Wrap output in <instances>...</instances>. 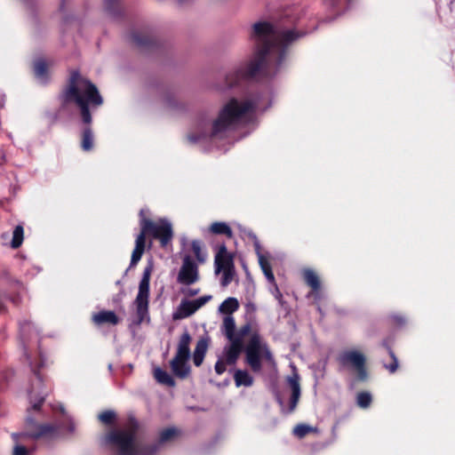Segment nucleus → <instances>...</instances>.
<instances>
[{
	"label": "nucleus",
	"mask_w": 455,
	"mask_h": 455,
	"mask_svg": "<svg viewBox=\"0 0 455 455\" xmlns=\"http://www.w3.org/2000/svg\"><path fill=\"white\" fill-rule=\"evenodd\" d=\"M250 37L255 44L253 53L247 61L227 74L226 84L228 88L253 79L259 73L275 75L286 59L285 45L275 42V29L270 22L254 23Z\"/></svg>",
	"instance_id": "nucleus-1"
},
{
	"label": "nucleus",
	"mask_w": 455,
	"mask_h": 455,
	"mask_svg": "<svg viewBox=\"0 0 455 455\" xmlns=\"http://www.w3.org/2000/svg\"><path fill=\"white\" fill-rule=\"evenodd\" d=\"M61 108H66L69 103H76L80 109L82 121L86 126L81 133V148L89 152L93 149L94 135L90 126L92 117L89 106L99 107L102 105L103 99L98 88L90 80L81 76L78 70L70 73L68 85L60 94Z\"/></svg>",
	"instance_id": "nucleus-2"
},
{
	"label": "nucleus",
	"mask_w": 455,
	"mask_h": 455,
	"mask_svg": "<svg viewBox=\"0 0 455 455\" xmlns=\"http://www.w3.org/2000/svg\"><path fill=\"white\" fill-rule=\"evenodd\" d=\"M243 340L240 338L228 340L229 345L223 349V359L228 365H235L241 353L244 352L245 363L253 372H259L262 369L261 360L271 361L272 353L258 331L251 334L246 345Z\"/></svg>",
	"instance_id": "nucleus-3"
},
{
	"label": "nucleus",
	"mask_w": 455,
	"mask_h": 455,
	"mask_svg": "<svg viewBox=\"0 0 455 455\" xmlns=\"http://www.w3.org/2000/svg\"><path fill=\"white\" fill-rule=\"evenodd\" d=\"M148 211L141 209L139 212L140 232L135 241V247L132 253L130 267H134L141 259L145 251L146 238L151 236L160 242L161 247H165L173 238L172 224L160 219L157 221L147 218Z\"/></svg>",
	"instance_id": "nucleus-4"
},
{
	"label": "nucleus",
	"mask_w": 455,
	"mask_h": 455,
	"mask_svg": "<svg viewBox=\"0 0 455 455\" xmlns=\"http://www.w3.org/2000/svg\"><path fill=\"white\" fill-rule=\"evenodd\" d=\"M255 104L251 100L239 101L231 98L220 110L212 123L211 137H218L229 130H234L249 113L253 112Z\"/></svg>",
	"instance_id": "nucleus-5"
},
{
	"label": "nucleus",
	"mask_w": 455,
	"mask_h": 455,
	"mask_svg": "<svg viewBox=\"0 0 455 455\" xmlns=\"http://www.w3.org/2000/svg\"><path fill=\"white\" fill-rule=\"evenodd\" d=\"M46 395V393L40 394L36 396H34L32 393L30 394V403H32V406L30 409H28V416L25 419L26 431L22 433H13L12 435L13 441L18 443L26 437H29L34 440L41 438L52 439L58 435V426L49 423L37 424L36 419L31 416L32 411L39 412L41 411V407L44 403Z\"/></svg>",
	"instance_id": "nucleus-6"
},
{
	"label": "nucleus",
	"mask_w": 455,
	"mask_h": 455,
	"mask_svg": "<svg viewBox=\"0 0 455 455\" xmlns=\"http://www.w3.org/2000/svg\"><path fill=\"white\" fill-rule=\"evenodd\" d=\"M128 429H118L110 431L106 441L118 450L119 455H134L135 437L140 425L134 417H130L127 422Z\"/></svg>",
	"instance_id": "nucleus-7"
},
{
	"label": "nucleus",
	"mask_w": 455,
	"mask_h": 455,
	"mask_svg": "<svg viewBox=\"0 0 455 455\" xmlns=\"http://www.w3.org/2000/svg\"><path fill=\"white\" fill-rule=\"evenodd\" d=\"M153 264L148 262L145 267L142 278L139 284V291L134 300L136 306V324H140L146 319L149 320L148 303H149V283L153 272Z\"/></svg>",
	"instance_id": "nucleus-8"
},
{
	"label": "nucleus",
	"mask_w": 455,
	"mask_h": 455,
	"mask_svg": "<svg viewBox=\"0 0 455 455\" xmlns=\"http://www.w3.org/2000/svg\"><path fill=\"white\" fill-rule=\"evenodd\" d=\"M338 361L342 366L351 367L355 371L356 381L365 382L368 380L369 373L366 368V358L363 353L356 350H347L339 355Z\"/></svg>",
	"instance_id": "nucleus-9"
},
{
	"label": "nucleus",
	"mask_w": 455,
	"mask_h": 455,
	"mask_svg": "<svg viewBox=\"0 0 455 455\" xmlns=\"http://www.w3.org/2000/svg\"><path fill=\"white\" fill-rule=\"evenodd\" d=\"M255 330H252L251 323L249 322L245 323L236 330L235 322L233 316L228 315L223 319L222 331L228 340L237 338H240V339H244L246 337L250 338L251 334Z\"/></svg>",
	"instance_id": "nucleus-10"
},
{
	"label": "nucleus",
	"mask_w": 455,
	"mask_h": 455,
	"mask_svg": "<svg viewBox=\"0 0 455 455\" xmlns=\"http://www.w3.org/2000/svg\"><path fill=\"white\" fill-rule=\"evenodd\" d=\"M199 280V270L196 262L189 255L183 258L182 265L177 276V282L184 285H191Z\"/></svg>",
	"instance_id": "nucleus-11"
},
{
	"label": "nucleus",
	"mask_w": 455,
	"mask_h": 455,
	"mask_svg": "<svg viewBox=\"0 0 455 455\" xmlns=\"http://www.w3.org/2000/svg\"><path fill=\"white\" fill-rule=\"evenodd\" d=\"M234 258L231 253L228 251L225 244L219 247V251L215 255V272L219 274L221 270L234 268Z\"/></svg>",
	"instance_id": "nucleus-12"
},
{
	"label": "nucleus",
	"mask_w": 455,
	"mask_h": 455,
	"mask_svg": "<svg viewBox=\"0 0 455 455\" xmlns=\"http://www.w3.org/2000/svg\"><path fill=\"white\" fill-rule=\"evenodd\" d=\"M131 37L132 43L142 50H153L158 45L157 39L148 33L134 31Z\"/></svg>",
	"instance_id": "nucleus-13"
},
{
	"label": "nucleus",
	"mask_w": 455,
	"mask_h": 455,
	"mask_svg": "<svg viewBox=\"0 0 455 455\" xmlns=\"http://www.w3.org/2000/svg\"><path fill=\"white\" fill-rule=\"evenodd\" d=\"M189 357L174 355L170 362L172 373L179 379H186L190 373V366L188 362Z\"/></svg>",
	"instance_id": "nucleus-14"
},
{
	"label": "nucleus",
	"mask_w": 455,
	"mask_h": 455,
	"mask_svg": "<svg viewBox=\"0 0 455 455\" xmlns=\"http://www.w3.org/2000/svg\"><path fill=\"white\" fill-rule=\"evenodd\" d=\"M92 322L96 326H101L103 324L116 325L119 323L120 319L114 311L101 310L92 315Z\"/></svg>",
	"instance_id": "nucleus-15"
},
{
	"label": "nucleus",
	"mask_w": 455,
	"mask_h": 455,
	"mask_svg": "<svg viewBox=\"0 0 455 455\" xmlns=\"http://www.w3.org/2000/svg\"><path fill=\"white\" fill-rule=\"evenodd\" d=\"M287 382L291 389V395L290 398L289 404V412H292L296 409L300 397V385L299 374L294 373L292 376L288 377Z\"/></svg>",
	"instance_id": "nucleus-16"
},
{
	"label": "nucleus",
	"mask_w": 455,
	"mask_h": 455,
	"mask_svg": "<svg viewBox=\"0 0 455 455\" xmlns=\"http://www.w3.org/2000/svg\"><path fill=\"white\" fill-rule=\"evenodd\" d=\"M192 341V337L188 331H185L180 337L178 344H177V351L175 355L182 356V357H189L191 355L190 353V343Z\"/></svg>",
	"instance_id": "nucleus-17"
},
{
	"label": "nucleus",
	"mask_w": 455,
	"mask_h": 455,
	"mask_svg": "<svg viewBox=\"0 0 455 455\" xmlns=\"http://www.w3.org/2000/svg\"><path fill=\"white\" fill-rule=\"evenodd\" d=\"M302 277L305 283L311 288L312 292L317 293L321 290L320 278L314 270L310 268L304 269Z\"/></svg>",
	"instance_id": "nucleus-18"
},
{
	"label": "nucleus",
	"mask_w": 455,
	"mask_h": 455,
	"mask_svg": "<svg viewBox=\"0 0 455 455\" xmlns=\"http://www.w3.org/2000/svg\"><path fill=\"white\" fill-rule=\"evenodd\" d=\"M392 345H393L392 338L385 339L382 341V347L387 349V351L392 360L391 363H384V368L386 370H387L390 373H395L397 371L399 364H398V359L392 348Z\"/></svg>",
	"instance_id": "nucleus-19"
},
{
	"label": "nucleus",
	"mask_w": 455,
	"mask_h": 455,
	"mask_svg": "<svg viewBox=\"0 0 455 455\" xmlns=\"http://www.w3.org/2000/svg\"><path fill=\"white\" fill-rule=\"evenodd\" d=\"M208 340L206 339H200L196 345L193 353V363L196 367L202 365L204 356L208 349Z\"/></svg>",
	"instance_id": "nucleus-20"
},
{
	"label": "nucleus",
	"mask_w": 455,
	"mask_h": 455,
	"mask_svg": "<svg viewBox=\"0 0 455 455\" xmlns=\"http://www.w3.org/2000/svg\"><path fill=\"white\" fill-rule=\"evenodd\" d=\"M209 232L212 235H223L228 238L233 237L231 228L225 222L216 221L209 227Z\"/></svg>",
	"instance_id": "nucleus-21"
},
{
	"label": "nucleus",
	"mask_w": 455,
	"mask_h": 455,
	"mask_svg": "<svg viewBox=\"0 0 455 455\" xmlns=\"http://www.w3.org/2000/svg\"><path fill=\"white\" fill-rule=\"evenodd\" d=\"M161 446L156 442L148 444H136L134 455H156Z\"/></svg>",
	"instance_id": "nucleus-22"
},
{
	"label": "nucleus",
	"mask_w": 455,
	"mask_h": 455,
	"mask_svg": "<svg viewBox=\"0 0 455 455\" xmlns=\"http://www.w3.org/2000/svg\"><path fill=\"white\" fill-rule=\"evenodd\" d=\"M104 8L114 18L121 17L123 14L121 0H104Z\"/></svg>",
	"instance_id": "nucleus-23"
},
{
	"label": "nucleus",
	"mask_w": 455,
	"mask_h": 455,
	"mask_svg": "<svg viewBox=\"0 0 455 455\" xmlns=\"http://www.w3.org/2000/svg\"><path fill=\"white\" fill-rule=\"evenodd\" d=\"M196 310H197V308L193 300L192 301H188V300L182 301L179 307V311H180L179 315L175 314L173 315V318L179 319V318L188 317L191 315H193Z\"/></svg>",
	"instance_id": "nucleus-24"
},
{
	"label": "nucleus",
	"mask_w": 455,
	"mask_h": 455,
	"mask_svg": "<svg viewBox=\"0 0 455 455\" xmlns=\"http://www.w3.org/2000/svg\"><path fill=\"white\" fill-rule=\"evenodd\" d=\"M234 379L236 387H251L253 384V378L244 370H236L234 374Z\"/></svg>",
	"instance_id": "nucleus-25"
},
{
	"label": "nucleus",
	"mask_w": 455,
	"mask_h": 455,
	"mask_svg": "<svg viewBox=\"0 0 455 455\" xmlns=\"http://www.w3.org/2000/svg\"><path fill=\"white\" fill-rule=\"evenodd\" d=\"M299 35L293 29L283 31L280 34L279 38L275 36V42L277 44H283L286 48V54L288 53L289 44L295 41Z\"/></svg>",
	"instance_id": "nucleus-26"
},
{
	"label": "nucleus",
	"mask_w": 455,
	"mask_h": 455,
	"mask_svg": "<svg viewBox=\"0 0 455 455\" xmlns=\"http://www.w3.org/2000/svg\"><path fill=\"white\" fill-rule=\"evenodd\" d=\"M154 377L159 383L166 385L167 387H172L176 385L174 379L161 368L155 369Z\"/></svg>",
	"instance_id": "nucleus-27"
},
{
	"label": "nucleus",
	"mask_w": 455,
	"mask_h": 455,
	"mask_svg": "<svg viewBox=\"0 0 455 455\" xmlns=\"http://www.w3.org/2000/svg\"><path fill=\"white\" fill-rule=\"evenodd\" d=\"M312 433L318 434L319 429L315 427H311L303 423L296 425L292 430V434L299 439L304 438L307 435Z\"/></svg>",
	"instance_id": "nucleus-28"
},
{
	"label": "nucleus",
	"mask_w": 455,
	"mask_h": 455,
	"mask_svg": "<svg viewBox=\"0 0 455 455\" xmlns=\"http://www.w3.org/2000/svg\"><path fill=\"white\" fill-rule=\"evenodd\" d=\"M203 245V242L200 240H193L191 242V251L194 253L196 261L200 264L204 263L207 258V253L204 251Z\"/></svg>",
	"instance_id": "nucleus-29"
},
{
	"label": "nucleus",
	"mask_w": 455,
	"mask_h": 455,
	"mask_svg": "<svg viewBox=\"0 0 455 455\" xmlns=\"http://www.w3.org/2000/svg\"><path fill=\"white\" fill-rule=\"evenodd\" d=\"M34 74L39 79H48V66L44 60L39 59L34 62Z\"/></svg>",
	"instance_id": "nucleus-30"
},
{
	"label": "nucleus",
	"mask_w": 455,
	"mask_h": 455,
	"mask_svg": "<svg viewBox=\"0 0 455 455\" xmlns=\"http://www.w3.org/2000/svg\"><path fill=\"white\" fill-rule=\"evenodd\" d=\"M239 307L238 300L235 298L226 299L220 306V311L226 315H232Z\"/></svg>",
	"instance_id": "nucleus-31"
},
{
	"label": "nucleus",
	"mask_w": 455,
	"mask_h": 455,
	"mask_svg": "<svg viewBox=\"0 0 455 455\" xmlns=\"http://www.w3.org/2000/svg\"><path fill=\"white\" fill-rule=\"evenodd\" d=\"M259 266L266 275L267 279L270 283H275V276L272 271L271 265L267 259H266L264 256L260 255L259 259Z\"/></svg>",
	"instance_id": "nucleus-32"
},
{
	"label": "nucleus",
	"mask_w": 455,
	"mask_h": 455,
	"mask_svg": "<svg viewBox=\"0 0 455 455\" xmlns=\"http://www.w3.org/2000/svg\"><path fill=\"white\" fill-rule=\"evenodd\" d=\"M24 238V229L23 227L18 225L15 227L12 234V239L11 242V245L13 249H18L22 244Z\"/></svg>",
	"instance_id": "nucleus-33"
},
{
	"label": "nucleus",
	"mask_w": 455,
	"mask_h": 455,
	"mask_svg": "<svg viewBox=\"0 0 455 455\" xmlns=\"http://www.w3.org/2000/svg\"><path fill=\"white\" fill-rule=\"evenodd\" d=\"M323 4L335 12L343 11L351 0H323Z\"/></svg>",
	"instance_id": "nucleus-34"
},
{
	"label": "nucleus",
	"mask_w": 455,
	"mask_h": 455,
	"mask_svg": "<svg viewBox=\"0 0 455 455\" xmlns=\"http://www.w3.org/2000/svg\"><path fill=\"white\" fill-rule=\"evenodd\" d=\"M177 435H178V432L175 428H173V427L165 428L160 432L157 443H159L160 446H162V444L172 440Z\"/></svg>",
	"instance_id": "nucleus-35"
},
{
	"label": "nucleus",
	"mask_w": 455,
	"mask_h": 455,
	"mask_svg": "<svg viewBox=\"0 0 455 455\" xmlns=\"http://www.w3.org/2000/svg\"><path fill=\"white\" fill-rule=\"evenodd\" d=\"M372 398L370 393L368 392H360L356 396L357 405L361 408H368L371 403Z\"/></svg>",
	"instance_id": "nucleus-36"
},
{
	"label": "nucleus",
	"mask_w": 455,
	"mask_h": 455,
	"mask_svg": "<svg viewBox=\"0 0 455 455\" xmlns=\"http://www.w3.org/2000/svg\"><path fill=\"white\" fill-rule=\"evenodd\" d=\"M221 272H222V277H221L220 283H221V285L223 287H226L234 279V276H235V267L234 268L224 269V270H221Z\"/></svg>",
	"instance_id": "nucleus-37"
},
{
	"label": "nucleus",
	"mask_w": 455,
	"mask_h": 455,
	"mask_svg": "<svg viewBox=\"0 0 455 455\" xmlns=\"http://www.w3.org/2000/svg\"><path fill=\"white\" fill-rule=\"evenodd\" d=\"M116 415L113 411H104L99 415V419L105 425H112Z\"/></svg>",
	"instance_id": "nucleus-38"
},
{
	"label": "nucleus",
	"mask_w": 455,
	"mask_h": 455,
	"mask_svg": "<svg viewBox=\"0 0 455 455\" xmlns=\"http://www.w3.org/2000/svg\"><path fill=\"white\" fill-rule=\"evenodd\" d=\"M226 365H228L223 358H220L214 366L215 371L218 375H221L226 371Z\"/></svg>",
	"instance_id": "nucleus-39"
},
{
	"label": "nucleus",
	"mask_w": 455,
	"mask_h": 455,
	"mask_svg": "<svg viewBox=\"0 0 455 455\" xmlns=\"http://www.w3.org/2000/svg\"><path fill=\"white\" fill-rule=\"evenodd\" d=\"M29 450L24 445L16 444L13 448L12 455H28Z\"/></svg>",
	"instance_id": "nucleus-40"
},
{
	"label": "nucleus",
	"mask_w": 455,
	"mask_h": 455,
	"mask_svg": "<svg viewBox=\"0 0 455 455\" xmlns=\"http://www.w3.org/2000/svg\"><path fill=\"white\" fill-rule=\"evenodd\" d=\"M211 299H212V296L205 295V296L200 297L193 301L198 310L201 307H203L204 304H206Z\"/></svg>",
	"instance_id": "nucleus-41"
},
{
	"label": "nucleus",
	"mask_w": 455,
	"mask_h": 455,
	"mask_svg": "<svg viewBox=\"0 0 455 455\" xmlns=\"http://www.w3.org/2000/svg\"><path fill=\"white\" fill-rule=\"evenodd\" d=\"M392 323L397 326H403L406 323L404 316L400 315H394L391 316Z\"/></svg>",
	"instance_id": "nucleus-42"
},
{
	"label": "nucleus",
	"mask_w": 455,
	"mask_h": 455,
	"mask_svg": "<svg viewBox=\"0 0 455 455\" xmlns=\"http://www.w3.org/2000/svg\"><path fill=\"white\" fill-rule=\"evenodd\" d=\"M188 140L191 141V142H196L198 140V138L196 136H194V135H189L188 136Z\"/></svg>",
	"instance_id": "nucleus-43"
},
{
	"label": "nucleus",
	"mask_w": 455,
	"mask_h": 455,
	"mask_svg": "<svg viewBox=\"0 0 455 455\" xmlns=\"http://www.w3.org/2000/svg\"><path fill=\"white\" fill-rule=\"evenodd\" d=\"M198 291H199L198 290H190V291H189V292H188V294H189L190 296H194V295L197 294V293H198Z\"/></svg>",
	"instance_id": "nucleus-44"
},
{
	"label": "nucleus",
	"mask_w": 455,
	"mask_h": 455,
	"mask_svg": "<svg viewBox=\"0 0 455 455\" xmlns=\"http://www.w3.org/2000/svg\"><path fill=\"white\" fill-rule=\"evenodd\" d=\"M64 4H65V0H61L60 5V11L64 10Z\"/></svg>",
	"instance_id": "nucleus-45"
},
{
	"label": "nucleus",
	"mask_w": 455,
	"mask_h": 455,
	"mask_svg": "<svg viewBox=\"0 0 455 455\" xmlns=\"http://www.w3.org/2000/svg\"><path fill=\"white\" fill-rule=\"evenodd\" d=\"M36 373V378L38 379L39 381H42V378H41V375L39 374L38 371L35 372Z\"/></svg>",
	"instance_id": "nucleus-46"
},
{
	"label": "nucleus",
	"mask_w": 455,
	"mask_h": 455,
	"mask_svg": "<svg viewBox=\"0 0 455 455\" xmlns=\"http://www.w3.org/2000/svg\"><path fill=\"white\" fill-rule=\"evenodd\" d=\"M276 293H277L276 297L281 299L282 298V293L279 291V290L277 288H276Z\"/></svg>",
	"instance_id": "nucleus-47"
},
{
	"label": "nucleus",
	"mask_w": 455,
	"mask_h": 455,
	"mask_svg": "<svg viewBox=\"0 0 455 455\" xmlns=\"http://www.w3.org/2000/svg\"><path fill=\"white\" fill-rule=\"evenodd\" d=\"M189 0H178L180 4L188 3Z\"/></svg>",
	"instance_id": "nucleus-48"
},
{
	"label": "nucleus",
	"mask_w": 455,
	"mask_h": 455,
	"mask_svg": "<svg viewBox=\"0 0 455 455\" xmlns=\"http://www.w3.org/2000/svg\"><path fill=\"white\" fill-rule=\"evenodd\" d=\"M168 105L170 107H173L174 106L173 102L170 99H168Z\"/></svg>",
	"instance_id": "nucleus-49"
},
{
	"label": "nucleus",
	"mask_w": 455,
	"mask_h": 455,
	"mask_svg": "<svg viewBox=\"0 0 455 455\" xmlns=\"http://www.w3.org/2000/svg\"><path fill=\"white\" fill-rule=\"evenodd\" d=\"M73 427H74V425L71 423V424H70V430H72V429H73Z\"/></svg>",
	"instance_id": "nucleus-50"
}]
</instances>
